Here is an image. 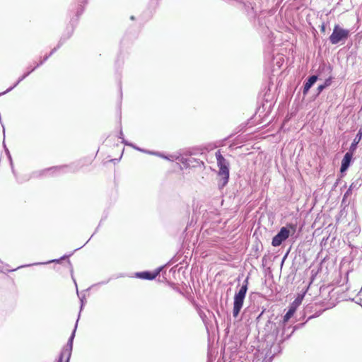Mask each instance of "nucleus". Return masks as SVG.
Segmentation results:
<instances>
[{
    "instance_id": "1",
    "label": "nucleus",
    "mask_w": 362,
    "mask_h": 362,
    "mask_svg": "<svg viewBox=\"0 0 362 362\" xmlns=\"http://www.w3.org/2000/svg\"><path fill=\"white\" fill-rule=\"evenodd\" d=\"M216 158L217 160V165L219 168L218 175L221 177L219 185L221 187H224L228 182L229 179V163L221 155L220 151H218L215 153Z\"/></svg>"
},
{
    "instance_id": "2",
    "label": "nucleus",
    "mask_w": 362,
    "mask_h": 362,
    "mask_svg": "<svg viewBox=\"0 0 362 362\" xmlns=\"http://www.w3.org/2000/svg\"><path fill=\"white\" fill-rule=\"evenodd\" d=\"M248 286V277H247L239 291L234 296L233 315L237 317L243 308Z\"/></svg>"
},
{
    "instance_id": "3",
    "label": "nucleus",
    "mask_w": 362,
    "mask_h": 362,
    "mask_svg": "<svg viewBox=\"0 0 362 362\" xmlns=\"http://www.w3.org/2000/svg\"><path fill=\"white\" fill-rule=\"evenodd\" d=\"M288 228H291L293 232H295L296 226L289 224L286 227H282L279 232L272 239V245L274 247H278L281 245V243L289 237L290 230Z\"/></svg>"
},
{
    "instance_id": "4",
    "label": "nucleus",
    "mask_w": 362,
    "mask_h": 362,
    "mask_svg": "<svg viewBox=\"0 0 362 362\" xmlns=\"http://www.w3.org/2000/svg\"><path fill=\"white\" fill-rule=\"evenodd\" d=\"M349 35V30L341 28L339 25H336L333 29V32L329 36L330 42L336 45L341 41L346 40Z\"/></svg>"
},
{
    "instance_id": "5",
    "label": "nucleus",
    "mask_w": 362,
    "mask_h": 362,
    "mask_svg": "<svg viewBox=\"0 0 362 362\" xmlns=\"http://www.w3.org/2000/svg\"><path fill=\"white\" fill-rule=\"evenodd\" d=\"M74 338V332L71 334L66 346L62 349L58 362H69L72 352Z\"/></svg>"
},
{
    "instance_id": "6",
    "label": "nucleus",
    "mask_w": 362,
    "mask_h": 362,
    "mask_svg": "<svg viewBox=\"0 0 362 362\" xmlns=\"http://www.w3.org/2000/svg\"><path fill=\"white\" fill-rule=\"evenodd\" d=\"M54 51H55V49H53L48 56H46L44 58V59L42 61H41L39 64H37L33 69H31L30 71H28L26 74H25L23 76H22L13 86L10 87L4 92L0 93V95L11 91L13 88H14L21 81H22L25 78H26L37 66H39L40 64H42L44 63V62H45L49 58V57L51 56L54 53Z\"/></svg>"
},
{
    "instance_id": "7",
    "label": "nucleus",
    "mask_w": 362,
    "mask_h": 362,
    "mask_svg": "<svg viewBox=\"0 0 362 362\" xmlns=\"http://www.w3.org/2000/svg\"><path fill=\"white\" fill-rule=\"evenodd\" d=\"M353 156V152L349 151L346 154L344 155L342 161H341V171H345L349 166L351 160Z\"/></svg>"
},
{
    "instance_id": "8",
    "label": "nucleus",
    "mask_w": 362,
    "mask_h": 362,
    "mask_svg": "<svg viewBox=\"0 0 362 362\" xmlns=\"http://www.w3.org/2000/svg\"><path fill=\"white\" fill-rule=\"evenodd\" d=\"M160 270V269H158L156 272L153 273V274L148 272H139V273H136V275L137 277H139L140 279L151 280L156 277V276L159 274Z\"/></svg>"
},
{
    "instance_id": "9",
    "label": "nucleus",
    "mask_w": 362,
    "mask_h": 362,
    "mask_svg": "<svg viewBox=\"0 0 362 362\" xmlns=\"http://www.w3.org/2000/svg\"><path fill=\"white\" fill-rule=\"evenodd\" d=\"M296 312V307L292 305L287 313L284 316L282 322L280 323V326L283 328L285 327L286 323L288 321V320L293 315L294 313Z\"/></svg>"
},
{
    "instance_id": "10",
    "label": "nucleus",
    "mask_w": 362,
    "mask_h": 362,
    "mask_svg": "<svg viewBox=\"0 0 362 362\" xmlns=\"http://www.w3.org/2000/svg\"><path fill=\"white\" fill-rule=\"evenodd\" d=\"M361 138H362V129H360L349 148L350 151L354 153L356 151V149L357 148V145L361 140Z\"/></svg>"
},
{
    "instance_id": "11",
    "label": "nucleus",
    "mask_w": 362,
    "mask_h": 362,
    "mask_svg": "<svg viewBox=\"0 0 362 362\" xmlns=\"http://www.w3.org/2000/svg\"><path fill=\"white\" fill-rule=\"evenodd\" d=\"M317 76H312L309 77L308 81L305 82L303 88V93L306 94L309 89L313 86V85L317 81Z\"/></svg>"
},
{
    "instance_id": "12",
    "label": "nucleus",
    "mask_w": 362,
    "mask_h": 362,
    "mask_svg": "<svg viewBox=\"0 0 362 362\" xmlns=\"http://www.w3.org/2000/svg\"><path fill=\"white\" fill-rule=\"evenodd\" d=\"M331 80L330 78H327L325 80V83L322 85H319L317 87L318 93H321L325 88L330 86Z\"/></svg>"
},
{
    "instance_id": "13",
    "label": "nucleus",
    "mask_w": 362,
    "mask_h": 362,
    "mask_svg": "<svg viewBox=\"0 0 362 362\" xmlns=\"http://www.w3.org/2000/svg\"><path fill=\"white\" fill-rule=\"evenodd\" d=\"M358 183H354V182H353V183L350 185V187H349V191H352V190H354V189H358Z\"/></svg>"
},
{
    "instance_id": "14",
    "label": "nucleus",
    "mask_w": 362,
    "mask_h": 362,
    "mask_svg": "<svg viewBox=\"0 0 362 362\" xmlns=\"http://www.w3.org/2000/svg\"><path fill=\"white\" fill-rule=\"evenodd\" d=\"M122 143H124V144H126V145L131 146L134 147V148H136V150H139V151H144L143 150L140 149L139 148L134 146L133 144H128V143H127L126 141H124L123 139H122Z\"/></svg>"
},
{
    "instance_id": "15",
    "label": "nucleus",
    "mask_w": 362,
    "mask_h": 362,
    "mask_svg": "<svg viewBox=\"0 0 362 362\" xmlns=\"http://www.w3.org/2000/svg\"><path fill=\"white\" fill-rule=\"evenodd\" d=\"M301 303V299L298 298L295 300L294 303L296 305H299Z\"/></svg>"
},
{
    "instance_id": "16",
    "label": "nucleus",
    "mask_w": 362,
    "mask_h": 362,
    "mask_svg": "<svg viewBox=\"0 0 362 362\" xmlns=\"http://www.w3.org/2000/svg\"><path fill=\"white\" fill-rule=\"evenodd\" d=\"M352 191H349V189L346 192L344 197H348L350 194H351Z\"/></svg>"
},
{
    "instance_id": "17",
    "label": "nucleus",
    "mask_w": 362,
    "mask_h": 362,
    "mask_svg": "<svg viewBox=\"0 0 362 362\" xmlns=\"http://www.w3.org/2000/svg\"><path fill=\"white\" fill-rule=\"evenodd\" d=\"M81 309H82L83 306L84 305V300L83 298L81 299Z\"/></svg>"
},
{
    "instance_id": "18",
    "label": "nucleus",
    "mask_w": 362,
    "mask_h": 362,
    "mask_svg": "<svg viewBox=\"0 0 362 362\" xmlns=\"http://www.w3.org/2000/svg\"><path fill=\"white\" fill-rule=\"evenodd\" d=\"M149 153H151V152H149ZM151 154H156V155L159 156L160 157H163V156H162V155H160V154H159V153H151ZM163 158H164V156H163ZM165 158H167V157H165Z\"/></svg>"
},
{
    "instance_id": "19",
    "label": "nucleus",
    "mask_w": 362,
    "mask_h": 362,
    "mask_svg": "<svg viewBox=\"0 0 362 362\" xmlns=\"http://www.w3.org/2000/svg\"><path fill=\"white\" fill-rule=\"evenodd\" d=\"M76 322H78V320H76ZM76 327H77V323H76L75 328H74V331H73V332H76ZM73 333H74V332H72V334H73Z\"/></svg>"
},
{
    "instance_id": "20",
    "label": "nucleus",
    "mask_w": 362,
    "mask_h": 362,
    "mask_svg": "<svg viewBox=\"0 0 362 362\" xmlns=\"http://www.w3.org/2000/svg\"><path fill=\"white\" fill-rule=\"evenodd\" d=\"M57 167H54V168H53L49 169V170H57Z\"/></svg>"
},
{
    "instance_id": "21",
    "label": "nucleus",
    "mask_w": 362,
    "mask_h": 362,
    "mask_svg": "<svg viewBox=\"0 0 362 362\" xmlns=\"http://www.w3.org/2000/svg\"><path fill=\"white\" fill-rule=\"evenodd\" d=\"M122 135H123V133H122V132L121 131V132H120V138H122Z\"/></svg>"
}]
</instances>
